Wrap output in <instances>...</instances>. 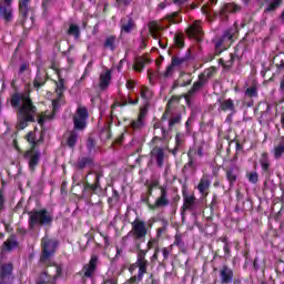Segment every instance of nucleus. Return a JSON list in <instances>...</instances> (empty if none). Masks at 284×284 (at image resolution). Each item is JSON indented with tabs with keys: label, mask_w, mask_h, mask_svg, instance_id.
I'll return each instance as SVG.
<instances>
[{
	"label": "nucleus",
	"mask_w": 284,
	"mask_h": 284,
	"mask_svg": "<svg viewBox=\"0 0 284 284\" xmlns=\"http://www.w3.org/2000/svg\"><path fill=\"white\" fill-rule=\"evenodd\" d=\"M140 97L144 101H150V99H152V92L148 87H142L140 90Z\"/></svg>",
	"instance_id": "49530a36"
},
{
	"label": "nucleus",
	"mask_w": 284,
	"mask_h": 284,
	"mask_svg": "<svg viewBox=\"0 0 284 284\" xmlns=\"http://www.w3.org/2000/svg\"><path fill=\"white\" fill-rule=\"evenodd\" d=\"M150 196H152V195H149L148 193H146V195L145 194H142L141 195V201H142V203H145L146 205H148V207H150Z\"/></svg>",
	"instance_id": "4d7b16f0"
},
{
	"label": "nucleus",
	"mask_w": 284,
	"mask_h": 284,
	"mask_svg": "<svg viewBox=\"0 0 284 284\" xmlns=\"http://www.w3.org/2000/svg\"><path fill=\"white\" fill-rule=\"evenodd\" d=\"M166 227L165 226H162V227H159L156 230V236L158 239H161V236H163V233L165 232Z\"/></svg>",
	"instance_id": "e2e57ef3"
},
{
	"label": "nucleus",
	"mask_w": 284,
	"mask_h": 284,
	"mask_svg": "<svg viewBox=\"0 0 284 284\" xmlns=\"http://www.w3.org/2000/svg\"><path fill=\"white\" fill-rule=\"evenodd\" d=\"M11 106L18 110V130H26L28 123H34L37 108L32 103L30 92H14L10 99Z\"/></svg>",
	"instance_id": "f257e3e1"
},
{
	"label": "nucleus",
	"mask_w": 284,
	"mask_h": 284,
	"mask_svg": "<svg viewBox=\"0 0 284 284\" xmlns=\"http://www.w3.org/2000/svg\"><path fill=\"white\" fill-rule=\"evenodd\" d=\"M49 267H52L53 272H55L53 275L50 274L49 268L44 270L40 276L37 284H57V281L61 278L63 274V266L59 264H49Z\"/></svg>",
	"instance_id": "1a4fd4ad"
},
{
	"label": "nucleus",
	"mask_w": 284,
	"mask_h": 284,
	"mask_svg": "<svg viewBox=\"0 0 284 284\" xmlns=\"http://www.w3.org/2000/svg\"><path fill=\"white\" fill-rule=\"evenodd\" d=\"M161 30V27L159 23L152 21L149 23V31L153 39H161V33L159 31Z\"/></svg>",
	"instance_id": "f704fd0d"
},
{
	"label": "nucleus",
	"mask_w": 284,
	"mask_h": 284,
	"mask_svg": "<svg viewBox=\"0 0 284 284\" xmlns=\"http://www.w3.org/2000/svg\"><path fill=\"white\" fill-rule=\"evenodd\" d=\"M239 6L235 3H225L221 9H220V14L221 17H226L229 14H232V12H237Z\"/></svg>",
	"instance_id": "2f4dec72"
},
{
	"label": "nucleus",
	"mask_w": 284,
	"mask_h": 284,
	"mask_svg": "<svg viewBox=\"0 0 284 284\" xmlns=\"http://www.w3.org/2000/svg\"><path fill=\"white\" fill-rule=\"evenodd\" d=\"M28 143L31 144V149L26 151L24 159L28 162L30 172H34L37 170V166L39 165L41 161V152L37 150V145H39L41 140L34 139V132L30 131L26 136Z\"/></svg>",
	"instance_id": "423d86ee"
},
{
	"label": "nucleus",
	"mask_w": 284,
	"mask_h": 284,
	"mask_svg": "<svg viewBox=\"0 0 284 284\" xmlns=\"http://www.w3.org/2000/svg\"><path fill=\"white\" fill-rule=\"evenodd\" d=\"M182 216H185V212H197L199 202L194 195H183Z\"/></svg>",
	"instance_id": "dca6fc26"
},
{
	"label": "nucleus",
	"mask_w": 284,
	"mask_h": 284,
	"mask_svg": "<svg viewBox=\"0 0 284 284\" xmlns=\"http://www.w3.org/2000/svg\"><path fill=\"white\" fill-rule=\"evenodd\" d=\"M192 61V51L189 49L184 55H173L171 58V64L166 67V70L161 72H152L149 71V79L152 81V79H156V77H163L164 79H170L174 75V70L176 68H181V65H187Z\"/></svg>",
	"instance_id": "20e7f679"
},
{
	"label": "nucleus",
	"mask_w": 284,
	"mask_h": 284,
	"mask_svg": "<svg viewBox=\"0 0 284 284\" xmlns=\"http://www.w3.org/2000/svg\"><path fill=\"white\" fill-rule=\"evenodd\" d=\"M131 231L122 237V243H128V239H133L135 250H141V243H145L148 236V224L142 220H135L131 223Z\"/></svg>",
	"instance_id": "39448f33"
},
{
	"label": "nucleus",
	"mask_w": 284,
	"mask_h": 284,
	"mask_svg": "<svg viewBox=\"0 0 284 284\" xmlns=\"http://www.w3.org/2000/svg\"><path fill=\"white\" fill-rule=\"evenodd\" d=\"M273 154H274V159L276 161L283 159V154H284V136H282L280 139V142L277 143V145L274 146Z\"/></svg>",
	"instance_id": "7c9ffc66"
},
{
	"label": "nucleus",
	"mask_w": 284,
	"mask_h": 284,
	"mask_svg": "<svg viewBox=\"0 0 284 284\" xmlns=\"http://www.w3.org/2000/svg\"><path fill=\"white\" fill-rule=\"evenodd\" d=\"M250 183H258V173L256 171L246 174Z\"/></svg>",
	"instance_id": "3c124183"
},
{
	"label": "nucleus",
	"mask_w": 284,
	"mask_h": 284,
	"mask_svg": "<svg viewBox=\"0 0 284 284\" xmlns=\"http://www.w3.org/2000/svg\"><path fill=\"white\" fill-rule=\"evenodd\" d=\"M13 1L14 0H0V21L12 23L14 20V9H12Z\"/></svg>",
	"instance_id": "ddd939ff"
},
{
	"label": "nucleus",
	"mask_w": 284,
	"mask_h": 284,
	"mask_svg": "<svg viewBox=\"0 0 284 284\" xmlns=\"http://www.w3.org/2000/svg\"><path fill=\"white\" fill-rule=\"evenodd\" d=\"M101 179H103V172H89L84 182V196H92V194H99V192L103 191V189L101 187Z\"/></svg>",
	"instance_id": "6e6552de"
},
{
	"label": "nucleus",
	"mask_w": 284,
	"mask_h": 284,
	"mask_svg": "<svg viewBox=\"0 0 284 284\" xmlns=\"http://www.w3.org/2000/svg\"><path fill=\"white\" fill-rule=\"evenodd\" d=\"M283 6V0H271L264 12H276Z\"/></svg>",
	"instance_id": "4c0bfd02"
},
{
	"label": "nucleus",
	"mask_w": 284,
	"mask_h": 284,
	"mask_svg": "<svg viewBox=\"0 0 284 284\" xmlns=\"http://www.w3.org/2000/svg\"><path fill=\"white\" fill-rule=\"evenodd\" d=\"M63 90H65V85L63 83V79H61L57 84V93L59 94V97L63 94Z\"/></svg>",
	"instance_id": "5fc2aeb1"
},
{
	"label": "nucleus",
	"mask_w": 284,
	"mask_h": 284,
	"mask_svg": "<svg viewBox=\"0 0 284 284\" xmlns=\"http://www.w3.org/2000/svg\"><path fill=\"white\" fill-rule=\"evenodd\" d=\"M138 250V255H136V262L131 265L130 270H136V267L139 268L138 271V281H143V276L145 274H148V266L150 265V262H148L145 260V255L148 254V251H143L141 248H136Z\"/></svg>",
	"instance_id": "9b49d317"
},
{
	"label": "nucleus",
	"mask_w": 284,
	"mask_h": 284,
	"mask_svg": "<svg viewBox=\"0 0 284 284\" xmlns=\"http://www.w3.org/2000/svg\"><path fill=\"white\" fill-rule=\"evenodd\" d=\"M94 165V160L90 156H81L77 161L78 170H85V168H92Z\"/></svg>",
	"instance_id": "c85d7f7f"
},
{
	"label": "nucleus",
	"mask_w": 284,
	"mask_h": 284,
	"mask_svg": "<svg viewBox=\"0 0 284 284\" xmlns=\"http://www.w3.org/2000/svg\"><path fill=\"white\" fill-rule=\"evenodd\" d=\"M187 1H190V0H173V3H174V6L181 7V6H185V3H187Z\"/></svg>",
	"instance_id": "0e129e2a"
},
{
	"label": "nucleus",
	"mask_w": 284,
	"mask_h": 284,
	"mask_svg": "<svg viewBox=\"0 0 284 284\" xmlns=\"http://www.w3.org/2000/svg\"><path fill=\"white\" fill-rule=\"evenodd\" d=\"M241 174V169L236 165H232L229 169H226V180L229 181L230 187H234V183L239 180V176Z\"/></svg>",
	"instance_id": "6ab92c4d"
},
{
	"label": "nucleus",
	"mask_w": 284,
	"mask_h": 284,
	"mask_svg": "<svg viewBox=\"0 0 284 284\" xmlns=\"http://www.w3.org/2000/svg\"><path fill=\"white\" fill-rule=\"evenodd\" d=\"M214 74H216V69L214 67H211L200 73L199 77L202 78L203 81H206V83H210V79H212Z\"/></svg>",
	"instance_id": "72a5a7b5"
},
{
	"label": "nucleus",
	"mask_w": 284,
	"mask_h": 284,
	"mask_svg": "<svg viewBox=\"0 0 284 284\" xmlns=\"http://www.w3.org/2000/svg\"><path fill=\"white\" fill-rule=\"evenodd\" d=\"M179 12H173L171 14H168L164 18V23H168L165 28H170V26L174 23H181V18L179 19Z\"/></svg>",
	"instance_id": "c9c22d12"
},
{
	"label": "nucleus",
	"mask_w": 284,
	"mask_h": 284,
	"mask_svg": "<svg viewBox=\"0 0 284 284\" xmlns=\"http://www.w3.org/2000/svg\"><path fill=\"white\" fill-rule=\"evenodd\" d=\"M54 118V114H42L39 115L38 118V123L39 125H43V123H45V121H51V119Z\"/></svg>",
	"instance_id": "de8ad7c7"
},
{
	"label": "nucleus",
	"mask_w": 284,
	"mask_h": 284,
	"mask_svg": "<svg viewBox=\"0 0 284 284\" xmlns=\"http://www.w3.org/2000/svg\"><path fill=\"white\" fill-rule=\"evenodd\" d=\"M173 245H176V247H179L182 254L187 253V246H185V242H183V235L176 234Z\"/></svg>",
	"instance_id": "e433bc0d"
},
{
	"label": "nucleus",
	"mask_w": 284,
	"mask_h": 284,
	"mask_svg": "<svg viewBox=\"0 0 284 284\" xmlns=\"http://www.w3.org/2000/svg\"><path fill=\"white\" fill-rule=\"evenodd\" d=\"M12 270H14L12 263L0 264V278L2 281H10V276H12Z\"/></svg>",
	"instance_id": "bb28decb"
},
{
	"label": "nucleus",
	"mask_w": 284,
	"mask_h": 284,
	"mask_svg": "<svg viewBox=\"0 0 284 284\" xmlns=\"http://www.w3.org/2000/svg\"><path fill=\"white\" fill-rule=\"evenodd\" d=\"M112 82V71L106 70L100 74L99 88L104 91L106 88H110V83Z\"/></svg>",
	"instance_id": "a878e982"
},
{
	"label": "nucleus",
	"mask_w": 284,
	"mask_h": 284,
	"mask_svg": "<svg viewBox=\"0 0 284 284\" xmlns=\"http://www.w3.org/2000/svg\"><path fill=\"white\" fill-rule=\"evenodd\" d=\"M145 115L143 113H140L136 120H133L131 122L132 130L139 131L145 125Z\"/></svg>",
	"instance_id": "473e14b6"
},
{
	"label": "nucleus",
	"mask_w": 284,
	"mask_h": 284,
	"mask_svg": "<svg viewBox=\"0 0 284 284\" xmlns=\"http://www.w3.org/2000/svg\"><path fill=\"white\" fill-rule=\"evenodd\" d=\"M138 104H139V98H136L135 100H132L130 94H128V97L122 95L120 98V101L115 103V105H118L119 108H125V105H138Z\"/></svg>",
	"instance_id": "c756f323"
},
{
	"label": "nucleus",
	"mask_w": 284,
	"mask_h": 284,
	"mask_svg": "<svg viewBox=\"0 0 284 284\" xmlns=\"http://www.w3.org/2000/svg\"><path fill=\"white\" fill-rule=\"evenodd\" d=\"M120 26H121L122 33L130 34V32L134 30V20L132 19V17L126 16L121 19Z\"/></svg>",
	"instance_id": "5701e85b"
},
{
	"label": "nucleus",
	"mask_w": 284,
	"mask_h": 284,
	"mask_svg": "<svg viewBox=\"0 0 284 284\" xmlns=\"http://www.w3.org/2000/svg\"><path fill=\"white\" fill-rule=\"evenodd\" d=\"M161 135H155L151 143L153 145L151 150V159L155 161L158 168H163V163L165 161V150H170L168 143H170V132L165 130V128H160Z\"/></svg>",
	"instance_id": "7ed1b4c3"
},
{
	"label": "nucleus",
	"mask_w": 284,
	"mask_h": 284,
	"mask_svg": "<svg viewBox=\"0 0 284 284\" xmlns=\"http://www.w3.org/2000/svg\"><path fill=\"white\" fill-rule=\"evenodd\" d=\"M162 254L164 261H168V258H170V250H168V247L162 248Z\"/></svg>",
	"instance_id": "052dcab7"
},
{
	"label": "nucleus",
	"mask_w": 284,
	"mask_h": 284,
	"mask_svg": "<svg viewBox=\"0 0 284 284\" xmlns=\"http://www.w3.org/2000/svg\"><path fill=\"white\" fill-rule=\"evenodd\" d=\"M19 247V241H17V236L11 235L7 239V241L3 242L1 254H6L9 252H14Z\"/></svg>",
	"instance_id": "a211bd4d"
},
{
	"label": "nucleus",
	"mask_w": 284,
	"mask_h": 284,
	"mask_svg": "<svg viewBox=\"0 0 284 284\" xmlns=\"http://www.w3.org/2000/svg\"><path fill=\"white\" fill-rule=\"evenodd\" d=\"M237 32L239 29H236V27L226 30L223 36L215 42V52L221 54L223 50H227V48L232 45V41H234V37H236Z\"/></svg>",
	"instance_id": "9d476101"
},
{
	"label": "nucleus",
	"mask_w": 284,
	"mask_h": 284,
	"mask_svg": "<svg viewBox=\"0 0 284 284\" xmlns=\"http://www.w3.org/2000/svg\"><path fill=\"white\" fill-rule=\"evenodd\" d=\"M174 43L178 48H183V45H185V42L183 41V36L175 33Z\"/></svg>",
	"instance_id": "8fccbe9b"
},
{
	"label": "nucleus",
	"mask_w": 284,
	"mask_h": 284,
	"mask_svg": "<svg viewBox=\"0 0 284 284\" xmlns=\"http://www.w3.org/2000/svg\"><path fill=\"white\" fill-rule=\"evenodd\" d=\"M68 34H71L74 39H79L81 37V29L77 24H70Z\"/></svg>",
	"instance_id": "c03bdc74"
},
{
	"label": "nucleus",
	"mask_w": 284,
	"mask_h": 284,
	"mask_svg": "<svg viewBox=\"0 0 284 284\" xmlns=\"http://www.w3.org/2000/svg\"><path fill=\"white\" fill-rule=\"evenodd\" d=\"M207 85V81L203 80L200 75L197 77V81H195L192 88L187 92V97L192 99V97H196L203 88Z\"/></svg>",
	"instance_id": "4be33fe9"
},
{
	"label": "nucleus",
	"mask_w": 284,
	"mask_h": 284,
	"mask_svg": "<svg viewBox=\"0 0 284 284\" xmlns=\"http://www.w3.org/2000/svg\"><path fill=\"white\" fill-rule=\"evenodd\" d=\"M192 154H194V152H187V156H189V163H186L183 169L182 172L189 173V174H194V172H196V158L193 156Z\"/></svg>",
	"instance_id": "b1692460"
},
{
	"label": "nucleus",
	"mask_w": 284,
	"mask_h": 284,
	"mask_svg": "<svg viewBox=\"0 0 284 284\" xmlns=\"http://www.w3.org/2000/svg\"><path fill=\"white\" fill-rule=\"evenodd\" d=\"M89 116L90 113L88 112V108L79 105L72 118L73 130L69 132V135L67 138V145L71 150H74L77 143H79V134H81V132H84L85 128H88Z\"/></svg>",
	"instance_id": "f03ea898"
},
{
	"label": "nucleus",
	"mask_w": 284,
	"mask_h": 284,
	"mask_svg": "<svg viewBox=\"0 0 284 284\" xmlns=\"http://www.w3.org/2000/svg\"><path fill=\"white\" fill-rule=\"evenodd\" d=\"M170 205V197H168V189L160 186V196L155 199L154 204H149V210H159Z\"/></svg>",
	"instance_id": "4468645a"
},
{
	"label": "nucleus",
	"mask_w": 284,
	"mask_h": 284,
	"mask_svg": "<svg viewBox=\"0 0 284 284\" xmlns=\"http://www.w3.org/2000/svg\"><path fill=\"white\" fill-rule=\"evenodd\" d=\"M189 34L192 37V39H195L197 43H201V41H203V29H201V24L199 23V21H195L189 28Z\"/></svg>",
	"instance_id": "412c9836"
},
{
	"label": "nucleus",
	"mask_w": 284,
	"mask_h": 284,
	"mask_svg": "<svg viewBox=\"0 0 284 284\" xmlns=\"http://www.w3.org/2000/svg\"><path fill=\"white\" fill-rule=\"evenodd\" d=\"M212 185V180L210 175H203L197 184V190L202 196H207L210 194V186Z\"/></svg>",
	"instance_id": "aec40b11"
},
{
	"label": "nucleus",
	"mask_w": 284,
	"mask_h": 284,
	"mask_svg": "<svg viewBox=\"0 0 284 284\" xmlns=\"http://www.w3.org/2000/svg\"><path fill=\"white\" fill-rule=\"evenodd\" d=\"M104 48L114 52L116 50V36H110L104 41Z\"/></svg>",
	"instance_id": "58836bf2"
},
{
	"label": "nucleus",
	"mask_w": 284,
	"mask_h": 284,
	"mask_svg": "<svg viewBox=\"0 0 284 284\" xmlns=\"http://www.w3.org/2000/svg\"><path fill=\"white\" fill-rule=\"evenodd\" d=\"M30 1L32 0H19V13L22 18V26H26V19L30 12Z\"/></svg>",
	"instance_id": "393cba45"
},
{
	"label": "nucleus",
	"mask_w": 284,
	"mask_h": 284,
	"mask_svg": "<svg viewBox=\"0 0 284 284\" xmlns=\"http://www.w3.org/2000/svg\"><path fill=\"white\" fill-rule=\"evenodd\" d=\"M57 252V240H50L49 237L42 239V255L41 263L50 265V256Z\"/></svg>",
	"instance_id": "f8f14e48"
},
{
	"label": "nucleus",
	"mask_w": 284,
	"mask_h": 284,
	"mask_svg": "<svg viewBox=\"0 0 284 284\" xmlns=\"http://www.w3.org/2000/svg\"><path fill=\"white\" fill-rule=\"evenodd\" d=\"M220 281L222 284H231L234 281V271L227 265L220 268Z\"/></svg>",
	"instance_id": "f3484780"
},
{
	"label": "nucleus",
	"mask_w": 284,
	"mask_h": 284,
	"mask_svg": "<svg viewBox=\"0 0 284 284\" xmlns=\"http://www.w3.org/2000/svg\"><path fill=\"white\" fill-rule=\"evenodd\" d=\"M26 70H28V63H22L19 69L20 74H23Z\"/></svg>",
	"instance_id": "774afa93"
},
{
	"label": "nucleus",
	"mask_w": 284,
	"mask_h": 284,
	"mask_svg": "<svg viewBox=\"0 0 284 284\" xmlns=\"http://www.w3.org/2000/svg\"><path fill=\"white\" fill-rule=\"evenodd\" d=\"M245 97H250L251 99L258 97V87L256 85L248 87L245 91Z\"/></svg>",
	"instance_id": "a18cd8bd"
},
{
	"label": "nucleus",
	"mask_w": 284,
	"mask_h": 284,
	"mask_svg": "<svg viewBox=\"0 0 284 284\" xmlns=\"http://www.w3.org/2000/svg\"><path fill=\"white\" fill-rule=\"evenodd\" d=\"M34 88H43L45 85V74L38 71L36 79L33 80Z\"/></svg>",
	"instance_id": "ea45409f"
},
{
	"label": "nucleus",
	"mask_w": 284,
	"mask_h": 284,
	"mask_svg": "<svg viewBox=\"0 0 284 284\" xmlns=\"http://www.w3.org/2000/svg\"><path fill=\"white\" fill-rule=\"evenodd\" d=\"M192 84V79H189L186 82H182V83H179V81H175L173 83V88H186V85H191Z\"/></svg>",
	"instance_id": "6e6d98bb"
},
{
	"label": "nucleus",
	"mask_w": 284,
	"mask_h": 284,
	"mask_svg": "<svg viewBox=\"0 0 284 284\" xmlns=\"http://www.w3.org/2000/svg\"><path fill=\"white\" fill-rule=\"evenodd\" d=\"M184 139H185V136L183 135V133H176V135H175V146L181 148L183 145Z\"/></svg>",
	"instance_id": "603ef678"
},
{
	"label": "nucleus",
	"mask_w": 284,
	"mask_h": 284,
	"mask_svg": "<svg viewBox=\"0 0 284 284\" xmlns=\"http://www.w3.org/2000/svg\"><path fill=\"white\" fill-rule=\"evenodd\" d=\"M54 222V213L45 209L29 213V227L34 230L37 225L50 226Z\"/></svg>",
	"instance_id": "0eeeda50"
},
{
	"label": "nucleus",
	"mask_w": 284,
	"mask_h": 284,
	"mask_svg": "<svg viewBox=\"0 0 284 284\" xmlns=\"http://www.w3.org/2000/svg\"><path fill=\"white\" fill-rule=\"evenodd\" d=\"M179 123H181V114L175 113V114L171 115V118L169 120V131L168 132H172V130L174 129V125H179Z\"/></svg>",
	"instance_id": "a19ab883"
},
{
	"label": "nucleus",
	"mask_w": 284,
	"mask_h": 284,
	"mask_svg": "<svg viewBox=\"0 0 284 284\" xmlns=\"http://www.w3.org/2000/svg\"><path fill=\"white\" fill-rule=\"evenodd\" d=\"M134 85H135V82H134V81H132V80H128V81H126V88H128L129 90H134Z\"/></svg>",
	"instance_id": "69168bd1"
},
{
	"label": "nucleus",
	"mask_w": 284,
	"mask_h": 284,
	"mask_svg": "<svg viewBox=\"0 0 284 284\" xmlns=\"http://www.w3.org/2000/svg\"><path fill=\"white\" fill-rule=\"evenodd\" d=\"M97 265H99V256L92 255L89 263L82 267V278H92L97 272Z\"/></svg>",
	"instance_id": "2eb2a0df"
},
{
	"label": "nucleus",
	"mask_w": 284,
	"mask_h": 284,
	"mask_svg": "<svg viewBox=\"0 0 284 284\" xmlns=\"http://www.w3.org/2000/svg\"><path fill=\"white\" fill-rule=\"evenodd\" d=\"M203 14H210V4H204L202 7Z\"/></svg>",
	"instance_id": "338daca9"
},
{
	"label": "nucleus",
	"mask_w": 284,
	"mask_h": 284,
	"mask_svg": "<svg viewBox=\"0 0 284 284\" xmlns=\"http://www.w3.org/2000/svg\"><path fill=\"white\" fill-rule=\"evenodd\" d=\"M148 62V59L145 58H138L135 59V63L133 65V70H135V72H142L143 68H145V63Z\"/></svg>",
	"instance_id": "79ce46f5"
},
{
	"label": "nucleus",
	"mask_w": 284,
	"mask_h": 284,
	"mask_svg": "<svg viewBox=\"0 0 284 284\" xmlns=\"http://www.w3.org/2000/svg\"><path fill=\"white\" fill-rule=\"evenodd\" d=\"M260 165L263 172H270V159L267 158V153H263L260 159Z\"/></svg>",
	"instance_id": "37998d69"
},
{
	"label": "nucleus",
	"mask_w": 284,
	"mask_h": 284,
	"mask_svg": "<svg viewBox=\"0 0 284 284\" xmlns=\"http://www.w3.org/2000/svg\"><path fill=\"white\" fill-rule=\"evenodd\" d=\"M189 152H193L192 156L196 159V156H203V146H199L197 149H190Z\"/></svg>",
	"instance_id": "864d4df0"
},
{
	"label": "nucleus",
	"mask_w": 284,
	"mask_h": 284,
	"mask_svg": "<svg viewBox=\"0 0 284 284\" xmlns=\"http://www.w3.org/2000/svg\"><path fill=\"white\" fill-rule=\"evenodd\" d=\"M159 186V182H153L149 185V190H148V195L149 196H152V192L154 190V187H158Z\"/></svg>",
	"instance_id": "13d9d810"
},
{
	"label": "nucleus",
	"mask_w": 284,
	"mask_h": 284,
	"mask_svg": "<svg viewBox=\"0 0 284 284\" xmlns=\"http://www.w3.org/2000/svg\"><path fill=\"white\" fill-rule=\"evenodd\" d=\"M87 148L90 154L94 152V148H97V141L93 138H89L87 142Z\"/></svg>",
	"instance_id": "09e8293b"
},
{
	"label": "nucleus",
	"mask_w": 284,
	"mask_h": 284,
	"mask_svg": "<svg viewBox=\"0 0 284 284\" xmlns=\"http://www.w3.org/2000/svg\"><path fill=\"white\" fill-rule=\"evenodd\" d=\"M3 210H6V199L3 194L0 193V212H3Z\"/></svg>",
	"instance_id": "bf43d9fd"
},
{
	"label": "nucleus",
	"mask_w": 284,
	"mask_h": 284,
	"mask_svg": "<svg viewBox=\"0 0 284 284\" xmlns=\"http://www.w3.org/2000/svg\"><path fill=\"white\" fill-rule=\"evenodd\" d=\"M50 6H52V0H43L42 1V8L44 10H48L50 8Z\"/></svg>",
	"instance_id": "680f3d73"
},
{
	"label": "nucleus",
	"mask_w": 284,
	"mask_h": 284,
	"mask_svg": "<svg viewBox=\"0 0 284 284\" xmlns=\"http://www.w3.org/2000/svg\"><path fill=\"white\" fill-rule=\"evenodd\" d=\"M220 110L222 112H231V114H236V106L234 105V100L227 99L220 101Z\"/></svg>",
	"instance_id": "cd10ccee"
}]
</instances>
